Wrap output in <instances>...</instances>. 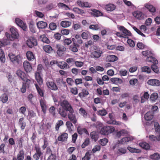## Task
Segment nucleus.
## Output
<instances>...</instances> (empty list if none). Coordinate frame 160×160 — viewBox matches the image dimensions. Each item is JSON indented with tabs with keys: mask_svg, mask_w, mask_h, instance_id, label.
I'll return each instance as SVG.
<instances>
[{
	"mask_svg": "<svg viewBox=\"0 0 160 160\" xmlns=\"http://www.w3.org/2000/svg\"><path fill=\"white\" fill-rule=\"evenodd\" d=\"M10 31L12 33L11 35H10L8 32L5 33V36L8 40L13 41L18 37L19 35L16 28L12 27L10 28Z\"/></svg>",
	"mask_w": 160,
	"mask_h": 160,
	"instance_id": "1",
	"label": "nucleus"
},
{
	"mask_svg": "<svg viewBox=\"0 0 160 160\" xmlns=\"http://www.w3.org/2000/svg\"><path fill=\"white\" fill-rule=\"evenodd\" d=\"M115 130L114 127L112 126H106L102 128L100 131L101 134L108 135L113 132Z\"/></svg>",
	"mask_w": 160,
	"mask_h": 160,
	"instance_id": "2",
	"label": "nucleus"
},
{
	"mask_svg": "<svg viewBox=\"0 0 160 160\" xmlns=\"http://www.w3.org/2000/svg\"><path fill=\"white\" fill-rule=\"evenodd\" d=\"M103 54L102 50L100 48H97L92 51L90 57L92 58L97 59L101 57Z\"/></svg>",
	"mask_w": 160,
	"mask_h": 160,
	"instance_id": "3",
	"label": "nucleus"
},
{
	"mask_svg": "<svg viewBox=\"0 0 160 160\" xmlns=\"http://www.w3.org/2000/svg\"><path fill=\"white\" fill-rule=\"evenodd\" d=\"M10 61L14 64H19L21 62L22 58L20 55L15 56L12 53H9L8 55Z\"/></svg>",
	"mask_w": 160,
	"mask_h": 160,
	"instance_id": "4",
	"label": "nucleus"
},
{
	"mask_svg": "<svg viewBox=\"0 0 160 160\" xmlns=\"http://www.w3.org/2000/svg\"><path fill=\"white\" fill-rule=\"evenodd\" d=\"M60 105L64 110L71 113L73 112V108L67 101L64 100L61 101L60 102Z\"/></svg>",
	"mask_w": 160,
	"mask_h": 160,
	"instance_id": "5",
	"label": "nucleus"
},
{
	"mask_svg": "<svg viewBox=\"0 0 160 160\" xmlns=\"http://www.w3.org/2000/svg\"><path fill=\"white\" fill-rule=\"evenodd\" d=\"M118 29L122 32V34L125 37H123V38H128V36H130L131 35V32L125 28L123 26L118 25Z\"/></svg>",
	"mask_w": 160,
	"mask_h": 160,
	"instance_id": "6",
	"label": "nucleus"
},
{
	"mask_svg": "<svg viewBox=\"0 0 160 160\" xmlns=\"http://www.w3.org/2000/svg\"><path fill=\"white\" fill-rule=\"evenodd\" d=\"M56 48L57 54L59 56H62L66 50V48L64 46L60 44H57Z\"/></svg>",
	"mask_w": 160,
	"mask_h": 160,
	"instance_id": "7",
	"label": "nucleus"
},
{
	"mask_svg": "<svg viewBox=\"0 0 160 160\" xmlns=\"http://www.w3.org/2000/svg\"><path fill=\"white\" fill-rule=\"evenodd\" d=\"M27 45L30 48H32L37 45V40L33 37H31L26 42Z\"/></svg>",
	"mask_w": 160,
	"mask_h": 160,
	"instance_id": "8",
	"label": "nucleus"
},
{
	"mask_svg": "<svg viewBox=\"0 0 160 160\" xmlns=\"http://www.w3.org/2000/svg\"><path fill=\"white\" fill-rule=\"evenodd\" d=\"M144 7L148 11L152 13H154L156 11V9L150 2L144 4Z\"/></svg>",
	"mask_w": 160,
	"mask_h": 160,
	"instance_id": "9",
	"label": "nucleus"
},
{
	"mask_svg": "<svg viewBox=\"0 0 160 160\" xmlns=\"http://www.w3.org/2000/svg\"><path fill=\"white\" fill-rule=\"evenodd\" d=\"M15 22L17 25L19 26L23 30H25L27 29V26L26 23L19 18H15Z\"/></svg>",
	"mask_w": 160,
	"mask_h": 160,
	"instance_id": "10",
	"label": "nucleus"
},
{
	"mask_svg": "<svg viewBox=\"0 0 160 160\" xmlns=\"http://www.w3.org/2000/svg\"><path fill=\"white\" fill-rule=\"evenodd\" d=\"M47 87L53 91H56L58 88L55 83L53 82L47 81L46 82Z\"/></svg>",
	"mask_w": 160,
	"mask_h": 160,
	"instance_id": "11",
	"label": "nucleus"
},
{
	"mask_svg": "<svg viewBox=\"0 0 160 160\" xmlns=\"http://www.w3.org/2000/svg\"><path fill=\"white\" fill-rule=\"evenodd\" d=\"M24 69L26 72H30L32 70V67L29 62L27 61H24L23 63Z\"/></svg>",
	"mask_w": 160,
	"mask_h": 160,
	"instance_id": "12",
	"label": "nucleus"
},
{
	"mask_svg": "<svg viewBox=\"0 0 160 160\" xmlns=\"http://www.w3.org/2000/svg\"><path fill=\"white\" fill-rule=\"evenodd\" d=\"M40 103L42 109V111L45 114L47 108L46 101L43 99H41L40 101Z\"/></svg>",
	"mask_w": 160,
	"mask_h": 160,
	"instance_id": "13",
	"label": "nucleus"
},
{
	"mask_svg": "<svg viewBox=\"0 0 160 160\" xmlns=\"http://www.w3.org/2000/svg\"><path fill=\"white\" fill-rule=\"evenodd\" d=\"M148 83L152 86H159L160 85V81L158 79H152L148 81Z\"/></svg>",
	"mask_w": 160,
	"mask_h": 160,
	"instance_id": "14",
	"label": "nucleus"
},
{
	"mask_svg": "<svg viewBox=\"0 0 160 160\" xmlns=\"http://www.w3.org/2000/svg\"><path fill=\"white\" fill-rule=\"evenodd\" d=\"M72 112H69V113L68 114V116L69 119L70 120L74 123L75 124L77 122V119L76 118V115L75 114H73L74 111L72 109Z\"/></svg>",
	"mask_w": 160,
	"mask_h": 160,
	"instance_id": "15",
	"label": "nucleus"
},
{
	"mask_svg": "<svg viewBox=\"0 0 160 160\" xmlns=\"http://www.w3.org/2000/svg\"><path fill=\"white\" fill-rule=\"evenodd\" d=\"M133 138L132 137H124L121 139L119 141V143L122 144H127V142L133 140Z\"/></svg>",
	"mask_w": 160,
	"mask_h": 160,
	"instance_id": "16",
	"label": "nucleus"
},
{
	"mask_svg": "<svg viewBox=\"0 0 160 160\" xmlns=\"http://www.w3.org/2000/svg\"><path fill=\"white\" fill-rule=\"evenodd\" d=\"M16 74L23 81H25V78L26 75L24 72L19 69L17 71Z\"/></svg>",
	"mask_w": 160,
	"mask_h": 160,
	"instance_id": "17",
	"label": "nucleus"
},
{
	"mask_svg": "<svg viewBox=\"0 0 160 160\" xmlns=\"http://www.w3.org/2000/svg\"><path fill=\"white\" fill-rule=\"evenodd\" d=\"M35 79L38 83L40 85L42 84V79L41 77L40 73L39 72H36L35 73Z\"/></svg>",
	"mask_w": 160,
	"mask_h": 160,
	"instance_id": "18",
	"label": "nucleus"
},
{
	"mask_svg": "<svg viewBox=\"0 0 160 160\" xmlns=\"http://www.w3.org/2000/svg\"><path fill=\"white\" fill-rule=\"evenodd\" d=\"M37 26L39 29H44L47 26V24L45 22L40 21L37 23Z\"/></svg>",
	"mask_w": 160,
	"mask_h": 160,
	"instance_id": "19",
	"label": "nucleus"
},
{
	"mask_svg": "<svg viewBox=\"0 0 160 160\" xmlns=\"http://www.w3.org/2000/svg\"><path fill=\"white\" fill-rule=\"evenodd\" d=\"M57 64L61 69H64L69 68L68 64L64 62H58Z\"/></svg>",
	"mask_w": 160,
	"mask_h": 160,
	"instance_id": "20",
	"label": "nucleus"
},
{
	"mask_svg": "<svg viewBox=\"0 0 160 160\" xmlns=\"http://www.w3.org/2000/svg\"><path fill=\"white\" fill-rule=\"evenodd\" d=\"M133 16L138 19H142L143 18V14L142 12L139 11H137L133 13Z\"/></svg>",
	"mask_w": 160,
	"mask_h": 160,
	"instance_id": "21",
	"label": "nucleus"
},
{
	"mask_svg": "<svg viewBox=\"0 0 160 160\" xmlns=\"http://www.w3.org/2000/svg\"><path fill=\"white\" fill-rule=\"evenodd\" d=\"M154 116L153 112H147L144 116V118L146 120L150 121L152 120Z\"/></svg>",
	"mask_w": 160,
	"mask_h": 160,
	"instance_id": "22",
	"label": "nucleus"
},
{
	"mask_svg": "<svg viewBox=\"0 0 160 160\" xmlns=\"http://www.w3.org/2000/svg\"><path fill=\"white\" fill-rule=\"evenodd\" d=\"M153 54L150 57H148L146 59V61L147 62H150L155 64H157L158 63V61L157 60L152 56Z\"/></svg>",
	"mask_w": 160,
	"mask_h": 160,
	"instance_id": "23",
	"label": "nucleus"
},
{
	"mask_svg": "<svg viewBox=\"0 0 160 160\" xmlns=\"http://www.w3.org/2000/svg\"><path fill=\"white\" fill-rule=\"evenodd\" d=\"M24 157V152L23 150H20L17 156L18 160H23Z\"/></svg>",
	"mask_w": 160,
	"mask_h": 160,
	"instance_id": "24",
	"label": "nucleus"
},
{
	"mask_svg": "<svg viewBox=\"0 0 160 160\" xmlns=\"http://www.w3.org/2000/svg\"><path fill=\"white\" fill-rule=\"evenodd\" d=\"M9 44V40L8 39L3 38L2 40L0 39V48L8 45Z\"/></svg>",
	"mask_w": 160,
	"mask_h": 160,
	"instance_id": "25",
	"label": "nucleus"
},
{
	"mask_svg": "<svg viewBox=\"0 0 160 160\" xmlns=\"http://www.w3.org/2000/svg\"><path fill=\"white\" fill-rule=\"evenodd\" d=\"M139 145L142 148L145 150H149L150 148L149 145L146 142H142L139 143Z\"/></svg>",
	"mask_w": 160,
	"mask_h": 160,
	"instance_id": "26",
	"label": "nucleus"
},
{
	"mask_svg": "<svg viewBox=\"0 0 160 160\" xmlns=\"http://www.w3.org/2000/svg\"><path fill=\"white\" fill-rule=\"evenodd\" d=\"M26 56L27 59L29 61H32L35 59V56L31 51H28L26 53Z\"/></svg>",
	"mask_w": 160,
	"mask_h": 160,
	"instance_id": "27",
	"label": "nucleus"
},
{
	"mask_svg": "<svg viewBox=\"0 0 160 160\" xmlns=\"http://www.w3.org/2000/svg\"><path fill=\"white\" fill-rule=\"evenodd\" d=\"M110 80L112 83L116 84H121L122 82V80L118 78H112Z\"/></svg>",
	"mask_w": 160,
	"mask_h": 160,
	"instance_id": "28",
	"label": "nucleus"
},
{
	"mask_svg": "<svg viewBox=\"0 0 160 160\" xmlns=\"http://www.w3.org/2000/svg\"><path fill=\"white\" fill-rule=\"evenodd\" d=\"M89 28L93 30H98L102 29V27L100 24L91 25L89 26Z\"/></svg>",
	"mask_w": 160,
	"mask_h": 160,
	"instance_id": "29",
	"label": "nucleus"
},
{
	"mask_svg": "<svg viewBox=\"0 0 160 160\" xmlns=\"http://www.w3.org/2000/svg\"><path fill=\"white\" fill-rule=\"evenodd\" d=\"M68 138V134L66 133H64L58 137V140L59 141H64L66 140Z\"/></svg>",
	"mask_w": 160,
	"mask_h": 160,
	"instance_id": "30",
	"label": "nucleus"
},
{
	"mask_svg": "<svg viewBox=\"0 0 160 160\" xmlns=\"http://www.w3.org/2000/svg\"><path fill=\"white\" fill-rule=\"evenodd\" d=\"M77 3L80 6L86 8L90 7V5L87 2H83L81 1H78L77 2Z\"/></svg>",
	"mask_w": 160,
	"mask_h": 160,
	"instance_id": "31",
	"label": "nucleus"
},
{
	"mask_svg": "<svg viewBox=\"0 0 160 160\" xmlns=\"http://www.w3.org/2000/svg\"><path fill=\"white\" fill-rule=\"evenodd\" d=\"M105 8L107 11H112L115 10L116 8V7L113 4H110L106 5Z\"/></svg>",
	"mask_w": 160,
	"mask_h": 160,
	"instance_id": "32",
	"label": "nucleus"
},
{
	"mask_svg": "<svg viewBox=\"0 0 160 160\" xmlns=\"http://www.w3.org/2000/svg\"><path fill=\"white\" fill-rule=\"evenodd\" d=\"M117 57L114 55H109L107 58V60L109 62H113L117 61Z\"/></svg>",
	"mask_w": 160,
	"mask_h": 160,
	"instance_id": "33",
	"label": "nucleus"
},
{
	"mask_svg": "<svg viewBox=\"0 0 160 160\" xmlns=\"http://www.w3.org/2000/svg\"><path fill=\"white\" fill-rule=\"evenodd\" d=\"M92 139L95 142L97 141L98 138V133L96 132H92L90 134Z\"/></svg>",
	"mask_w": 160,
	"mask_h": 160,
	"instance_id": "34",
	"label": "nucleus"
},
{
	"mask_svg": "<svg viewBox=\"0 0 160 160\" xmlns=\"http://www.w3.org/2000/svg\"><path fill=\"white\" fill-rule=\"evenodd\" d=\"M71 22H70L67 21H63L61 22V26L63 28H67L71 25Z\"/></svg>",
	"mask_w": 160,
	"mask_h": 160,
	"instance_id": "35",
	"label": "nucleus"
},
{
	"mask_svg": "<svg viewBox=\"0 0 160 160\" xmlns=\"http://www.w3.org/2000/svg\"><path fill=\"white\" fill-rule=\"evenodd\" d=\"M150 158L153 160H159L160 159V155L157 153H155L151 155Z\"/></svg>",
	"mask_w": 160,
	"mask_h": 160,
	"instance_id": "36",
	"label": "nucleus"
},
{
	"mask_svg": "<svg viewBox=\"0 0 160 160\" xmlns=\"http://www.w3.org/2000/svg\"><path fill=\"white\" fill-rule=\"evenodd\" d=\"M92 11V14L95 17H98L102 15V13L99 10L93 9Z\"/></svg>",
	"mask_w": 160,
	"mask_h": 160,
	"instance_id": "37",
	"label": "nucleus"
},
{
	"mask_svg": "<svg viewBox=\"0 0 160 160\" xmlns=\"http://www.w3.org/2000/svg\"><path fill=\"white\" fill-rule=\"evenodd\" d=\"M78 132L80 134H82L83 133H85L86 134L88 135L89 133L87 130L86 129L84 128H81L78 127Z\"/></svg>",
	"mask_w": 160,
	"mask_h": 160,
	"instance_id": "38",
	"label": "nucleus"
},
{
	"mask_svg": "<svg viewBox=\"0 0 160 160\" xmlns=\"http://www.w3.org/2000/svg\"><path fill=\"white\" fill-rule=\"evenodd\" d=\"M6 60L4 52L3 50L0 48V60L2 63L5 62Z\"/></svg>",
	"mask_w": 160,
	"mask_h": 160,
	"instance_id": "39",
	"label": "nucleus"
},
{
	"mask_svg": "<svg viewBox=\"0 0 160 160\" xmlns=\"http://www.w3.org/2000/svg\"><path fill=\"white\" fill-rule=\"evenodd\" d=\"M29 28L31 32L32 33L36 32V28L35 24L33 22H30L29 23Z\"/></svg>",
	"mask_w": 160,
	"mask_h": 160,
	"instance_id": "40",
	"label": "nucleus"
},
{
	"mask_svg": "<svg viewBox=\"0 0 160 160\" xmlns=\"http://www.w3.org/2000/svg\"><path fill=\"white\" fill-rule=\"evenodd\" d=\"M1 101L3 103H6L8 100V97L7 95L6 94H3L0 97Z\"/></svg>",
	"mask_w": 160,
	"mask_h": 160,
	"instance_id": "41",
	"label": "nucleus"
},
{
	"mask_svg": "<svg viewBox=\"0 0 160 160\" xmlns=\"http://www.w3.org/2000/svg\"><path fill=\"white\" fill-rule=\"evenodd\" d=\"M149 95L147 92H145L143 96L142 97L141 99V102L143 103L149 98Z\"/></svg>",
	"mask_w": 160,
	"mask_h": 160,
	"instance_id": "42",
	"label": "nucleus"
},
{
	"mask_svg": "<svg viewBox=\"0 0 160 160\" xmlns=\"http://www.w3.org/2000/svg\"><path fill=\"white\" fill-rule=\"evenodd\" d=\"M19 124L21 128L23 130L25 127L26 123L23 121V118H21L19 120Z\"/></svg>",
	"mask_w": 160,
	"mask_h": 160,
	"instance_id": "43",
	"label": "nucleus"
},
{
	"mask_svg": "<svg viewBox=\"0 0 160 160\" xmlns=\"http://www.w3.org/2000/svg\"><path fill=\"white\" fill-rule=\"evenodd\" d=\"M66 125L67 127V130L68 132L71 133L72 131V127L73 125L70 121H67L66 122Z\"/></svg>",
	"mask_w": 160,
	"mask_h": 160,
	"instance_id": "44",
	"label": "nucleus"
},
{
	"mask_svg": "<svg viewBox=\"0 0 160 160\" xmlns=\"http://www.w3.org/2000/svg\"><path fill=\"white\" fill-rule=\"evenodd\" d=\"M128 132L127 130L125 129H122L117 132V136L118 137H120L122 136H124L128 134Z\"/></svg>",
	"mask_w": 160,
	"mask_h": 160,
	"instance_id": "45",
	"label": "nucleus"
},
{
	"mask_svg": "<svg viewBox=\"0 0 160 160\" xmlns=\"http://www.w3.org/2000/svg\"><path fill=\"white\" fill-rule=\"evenodd\" d=\"M109 118L111 119L110 122V124L116 125H120L121 124V122H117L115 120L113 119L112 118V116L110 114H109Z\"/></svg>",
	"mask_w": 160,
	"mask_h": 160,
	"instance_id": "46",
	"label": "nucleus"
},
{
	"mask_svg": "<svg viewBox=\"0 0 160 160\" xmlns=\"http://www.w3.org/2000/svg\"><path fill=\"white\" fill-rule=\"evenodd\" d=\"M142 54L144 56L147 57L148 58L151 56L153 54L151 51L148 50L142 52Z\"/></svg>",
	"mask_w": 160,
	"mask_h": 160,
	"instance_id": "47",
	"label": "nucleus"
},
{
	"mask_svg": "<svg viewBox=\"0 0 160 160\" xmlns=\"http://www.w3.org/2000/svg\"><path fill=\"white\" fill-rule=\"evenodd\" d=\"M127 149L131 152L139 153L141 152V150L140 149L135 148H133L130 147H128Z\"/></svg>",
	"mask_w": 160,
	"mask_h": 160,
	"instance_id": "48",
	"label": "nucleus"
},
{
	"mask_svg": "<svg viewBox=\"0 0 160 160\" xmlns=\"http://www.w3.org/2000/svg\"><path fill=\"white\" fill-rule=\"evenodd\" d=\"M40 39L42 42L48 43L49 42V40L44 35H42L40 37Z\"/></svg>",
	"mask_w": 160,
	"mask_h": 160,
	"instance_id": "49",
	"label": "nucleus"
},
{
	"mask_svg": "<svg viewBox=\"0 0 160 160\" xmlns=\"http://www.w3.org/2000/svg\"><path fill=\"white\" fill-rule=\"evenodd\" d=\"M58 6L59 8H61L64 10L70 9V8L66 5L62 3L59 2L58 4Z\"/></svg>",
	"mask_w": 160,
	"mask_h": 160,
	"instance_id": "50",
	"label": "nucleus"
},
{
	"mask_svg": "<svg viewBox=\"0 0 160 160\" xmlns=\"http://www.w3.org/2000/svg\"><path fill=\"white\" fill-rule=\"evenodd\" d=\"M43 49L45 52L48 53H50L52 50V48L49 45L44 46L43 47Z\"/></svg>",
	"mask_w": 160,
	"mask_h": 160,
	"instance_id": "51",
	"label": "nucleus"
},
{
	"mask_svg": "<svg viewBox=\"0 0 160 160\" xmlns=\"http://www.w3.org/2000/svg\"><path fill=\"white\" fill-rule=\"evenodd\" d=\"M158 98V95L157 93L154 92L152 93L150 97V99L152 101H155L157 100Z\"/></svg>",
	"mask_w": 160,
	"mask_h": 160,
	"instance_id": "52",
	"label": "nucleus"
},
{
	"mask_svg": "<svg viewBox=\"0 0 160 160\" xmlns=\"http://www.w3.org/2000/svg\"><path fill=\"white\" fill-rule=\"evenodd\" d=\"M79 113L84 117L86 118L88 117V114L85 110L82 108H80L79 110Z\"/></svg>",
	"mask_w": 160,
	"mask_h": 160,
	"instance_id": "53",
	"label": "nucleus"
},
{
	"mask_svg": "<svg viewBox=\"0 0 160 160\" xmlns=\"http://www.w3.org/2000/svg\"><path fill=\"white\" fill-rule=\"evenodd\" d=\"M131 27L132 28L139 34L141 36L143 37H145V35L143 34L142 32L140 31L136 27L133 25H132L130 24Z\"/></svg>",
	"mask_w": 160,
	"mask_h": 160,
	"instance_id": "54",
	"label": "nucleus"
},
{
	"mask_svg": "<svg viewBox=\"0 0 160 160\" xmlns=\"http://www.w3.org/2000/svg\"><path fill=\"white\" fill-rule=\"evenodd\" d=\"M154 127L156 133H158V132H160V126L159 124L157 122H155L154 123Z\"/></svg>",
	"mask_w": 160,
	"mask_h": 160,
	"instance_id": "55",
	"label": "nucleus"
},
{
	"mask_svg": "<svg viewBox=\"0 0 160 160\" xmlns=\"http://www.w3.org/2000/svg\"><path fill=\"white\" fill-rule=\"evenodd\" d=\"M89 33L88 31L84 32L81 34V37L84 39H87L89 37Z\"/></svg>",
	"mask_w": 160,
	"mask_h": 160,
	"instance_id": "56",
	"label": "nucleus"
},
{
	"mask_svg": "<svg viewBox=\"0 0 160 160\" xmlns=\"http://www.w3.org/2000/svg\"><path fill=\"white\" fill-rule=\"evenodd\" d=\"M63 124V122L62 120L58 121L56 124L55 129L56 131H58L59 127Z\"/></svg>",
	"mask_w": 160,
	"mask_h": 160,
	"instance_id": "57",
	"label": "nucleus"
},
{
	"mask_svg": "<svg viewBox=\"0 0 160 160\" xmlns=\"http://www.w3.org/2000/svg\"><path fill=\"white\" fill-rule=\"evenodd\" d=\"M59 114L63 118H65L67 116V113L65 110L59 108L58 111Z\"/></svg>",
	"mask_w": 160,
	"mask_h": 160,
	"instance_id": "58",
	"label": "nucleus"
},
{
	"mask_svg": "<svg viewBox=\"0 0 160 160\" xmlns=\"http://www.w3.org/2000/svg\"><path fill=\"white\" fill-rule=\"evenodd\" d=\"M35 85L39 94L40 95V96L43 97V92L41 90L39 86L36 84H35Z\"/></svg>",
	"mask_w": 160,
	"mask_h": 160,
	"instance_id": "59",
	"label": "nucleus"
},
{
	"mask_svg": "<svg viewBox=\"0 0 160 160\" xmlns=\"http://www.w3.org/2000/svg\"><path fill=\"white\" fill-rule=\"evenodd\" d=\"M34 13L35 16L41 18H42L44 17V14L36 10L34 11Z\"/></svg>",
	"mask_w": 160,
	"mask_h": 160,
	"instance_id": "60",
	"label": "nucleus"
},
{
	"mask_svg": "<svg viewBox=\"0 0 160 160\" xmlns=\"http://www.w3.org/2000/svg\"><path fill=\"white\" fill-rule=\"evenodd\" d=\"M69 49L72 52H77L78 51V49L76 47V46L74 45H71L69 47Z\"/></svg>",
	"mask_w": 160,
	"mask_h": 160,
	"instance_id": "61",
	"label": "nucleus"
},
{
	"mask_svg": "<svg viewBox=\"0 0 160 160\" xmlns=\"http://www.w3.org/2000/svg\"><path fill=\"white\" fill-rule=\"evenodd\" d=\"M73 11L78 14H81L84 13V12L83 10L77 8H74L73 9Z\"/></svg>",
	"mask_w": 160,
	"mask_h": 160,
	"instance_id": "62",
	"label": "nucleus"
},
{
	"mask_svg": "<svg viewBox=\"0 0 160 160\" xmlns=\"http://www.w3.org/2000/svg\"><path fill=\"white\" fill-rule=\"evenodd\" d=\"M142 71L145 72L147 73H149L151 72V70L150 68L147 66H144L142 68Z\"/></svg>",
	"mask_w": 160,
	"mask_h": 160,
	"instance_id": "63",
	"label": "nucleus"
},
{
	"mask_svg": "<svg viewBox=\"0 0 160 160\" xmlns=\"http://www.w3.org/2000/svg\"><path fill=\"white\" fill-rule=\"evenodd\" d=\"M49 112L53 116L55 115V109L53 106H51L49 109Z\"/></svg>",
	"mask_w": 160,
	"mask_h": 160,
	"instance_id": "64",
	"label": "nucleus"
}]
</instances>
